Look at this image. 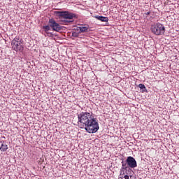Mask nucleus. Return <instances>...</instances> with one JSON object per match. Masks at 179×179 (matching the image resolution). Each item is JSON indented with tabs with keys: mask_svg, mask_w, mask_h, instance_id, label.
<instances>
[{
	"mask_svg": "<svg viewBox=\"0 0 179 179\" xmlns=\"http://www.w3.org/2000/svg\"><path fill=\"white\" fill-rule=\"evenodd\" d=\"M78 125L81 129H85L88 134H96L100 127L97 119L92 112H81L77 113Z\"/></svg>",
	"mask_w": 179,
	"mask_h": 179,
	"instance_id": "nucleus-1",
	"label": "nucleus"
},
{
	"mask_svg": "<svg viewBox=\"0 0 179 179\" xmlns=\"http://www.w3.org/2000/svg\"><path fill=\"white\" fill-rule=\"evenodd\" d=\"M150 30L155 36H163V34L166 33V27L163 24L159 22H156L152 24Z\"/></svg>",
	"mask_w": 179,
	"mask_h": 179,
	"instance_id": "nucleus-2",
	"label": "nucleus"
},
{
	"mask_svg": "<svg viewBox=\"0 0 179 179\" xmlns=\"http://www.w3.org/2000/svg\"><path fill=\"white\" fill-rule=\"evenodd\" d=\"M23 39L20 38V36H15V38L11 41V47L12 50L16 51H23L24 50V46H23Z\"/></svg>",
	"mask_w": 179,
	"mask_h": 179,
	"instance_id": "nucleus-3",
	"label": "nucleus"
},
{
	"mask_svg": "<svg viewBox=\"0 0 179 179\" xmlns=\"http://www.w3.org/2000/svg\"><path fill=\"white\" fill-rule=\"evenodd\" d=\"M54 14L55 16L59 17V19H69V20H72V19H78V15L75 13H72L69 11H55Z\"/></svg>",
	"mask_w": 179,
	"mask_h": 179,
	"instance_id": "nucleus-4",
	"label": "nucleus"
},
{
	"mask_svg": "<svg viewBox=\"0 0 179 179\" xmlns=\"http://www.w3.org/2000/svg\"><path fill=\"white\" fill-rule=\"evenodd\" d=\"M132 169L125 164V162H122V168L120 169V176H128L129 177H135L133 175Z\"/></svg>",
	"mask_w": 179,
	"mask_h": 179,
	"instance_id": "nucleus-5",
	"label": "nucleus"
},
{
	"mask_svg": "<svg viewBox=\"0 0 179 179\" xmlns=\"http://www.w3.org/2000/svg\"><path fill=\"white\" fill-rule=\"evenodd\" d=\"M49 26L53 30V31H61L62 30V26H61L58 22L54 20V18H51L48 22Z\"/></svg>",
	"mask_w": 179,
	"mask_h": 179,
	"instance_id": "nucleus-6",
	"label": "nucleus"
},
{
	"mask_svg": "<svg viewBox=\"0 0 179 179\" xmlns=\"http://www.w3.org/2000/svg\"><path fill=\"white\" fill-rule=\"evenodd\" d=\"M124 163L127 165L129 169H135L138 167V163L136 162V159L131 156L127 157Z\"/></svg>",
	"mask_w": 179,
	"mask_h": 179,
	"instance_id": "nucleus-7",
	"label": "nucleus"
},
{
	"mask_svg": "<svg viewBox=\"0 0 179 179\" xmlns=\"http://www.w3.org/2000/svg\"><path fill=\"white\" fill-rule=\"evenodd\" d=\"M0 143L1 144L0 146L1 152H6L9 148L8 147V142L6 141H1Z\"/></svg>",
	"mask_w": 179,
	"mask_h": 179,
	"instance_id": "nucleus-8",
	"label": "nucleus"
},
{
	"mask_svg": "<svg viewBox=\"0 0 179 179\" xmlns=\"http://www.w3.org/2000/svg\"><path fill=\"white\" fill-rule=\"evenodd\" d=\"M42 29H44L45 33H46V34H48L49 37H52V36H54V34H52V32H49L50 30H51V27L50 26V24H48V25L43 26Z\"/></svg>",
	"mask_w": 179,
	"mask_h": 179,
	"instance_id": "nucleus-9",
	"label": "nucleus"
},
{
	"mask_svg": "<svg viewBox=\"0 0 179 179\" xmlns=\"http://www.w3.org/2000/svg\"><path fill=\"white\" fill-rule=\"evenodd\" d=\"M78 30H80V33H89V26L87 27H78Z\"/></svg>",
	"mask_w": 179,
	"mask_h": 179,
	"instance_id": "nucleus-10",
	"label": "nucleus"
},
{
	"mask_svg": "<svg viewBox=\"0 0 179 179\" xmlns=\"http://www.w3.org/2000/svg\"><path fill=\"white\" fill-rule=\"evenodd\" d=\"M94 17H95V19H97V20H100V22H108V17L95 15V16H94Z\"/></svg>",
	"mask_w": 179,
	"mask_h": 179,
	"instance_id": "nucleus-11",
	"label": "nucleus"
},
{
	"mask_svg": "<svg viewBox=\"0 0 179 179\" xmlns=\"http://www.w3.org/2000/svg\"><path fill=\"white\" fill-rule=\"evenodd\" d=\"M119 179H136V177L129 176L128 175H120Z\"/></svg>",
	"mask_w": 179,
	"mask_h": 179,
	"instance_id": "nucleus-12",
	"label": "nucleus"
},
{
	"mask_svg": "<svg viewBox=\"0 0 179 179\" xmlns=\"http://www.w3.org/2000/svg\"><path fill=\"white\" fill-rule=\"evenodd\" d=\"M138 87L141 89V93H145V92H148V90L146 89V87L143 84H139L138 85Z\"/></svg>",
	"mask_w": 179,
	"mask_h": 179,
	"instance_id": "nucleus-13",
	"label": "nucleus"
},
{
	"mask_svg": "<svg viewBox=\"0 0 179 179\" xmlns=\"http://www.w3.org/2000/svg\"><path fill=\"white\" fill-rule=\"evenodd\" d=\"M72 37H79V33L76 31H73L72 32Z\"/></svg>",
	"mask_w": 179,
	"mask_h": 179,
	"instance_id": "nucleus-14",
	"label": "nucleus"
},
{
	"mask_svg": "<svg viewBox=\"0 0 179 179\" xmlns=\"http://www.w3.org/2000/svg\"><path fill=\"white\" fill-rule=\"evenodd\" d=\"M64 22L65 23H72V22H73V20H64Z\"/></svg>",
	"mask_w": 179,
	"mask_h": 179,
	"instance_id": "nucleus-15",
	"label": "nucleus"
},
{
	"mask_svg": "<svg viewBox=\"0 0 179 179\" xmlns=\"http://www.w3.org/2000/svg\"><path fill=\"white\" fill-rule=\"evenodd\" d=\"M144 15H145L146 16H148V15H150V12L148 11V12H147V13H145Z\"/></svg>",
	"mask_w": 179,
	"mask_h": 179,
	"instance_id": "nucleus-16",
	"label": "nucleus"
}]
</instances>
